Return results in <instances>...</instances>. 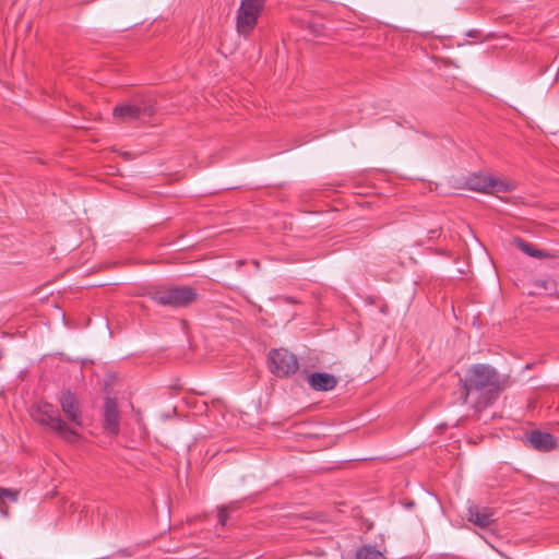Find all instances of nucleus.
Masks as SVG:
<instances>
[{
    "mask_svg": "<svg viewBox=\"0 0 559 559\" xmlns=\"http://www.w3.org/2000/svg\"><path fill=\"white\" fill-rule=\"evenodd\" d=\"M460 399L475 413L489 407L511 385L508 376H501L487 364L472 365L461 378Z\"/></svg>",
    "mask_w": 559,
    "mask_h": 559,
    "instance_id": "1",
    "label": "nucleus"
},
{
    "mask_svg": "<svg viewBox=\"0 0 559 559\" xmlns=\"http://www.w3.org/2000/svg\"><path fill=\"white\" fill-rule=\"evenodd\" d=\"M59 405L67 419L71 423L64 421L59 414V411L50 403L40 402L32 406L31 415L33 419L59 437L73 441L79 437L75 427L83 426L82 411L80 407L76 395L71 391H63L58 397Z\"/></svg>",
    "mask_w": 559,
    "mask_h": 559,
    "instance_id": "2",
    "label": "nucleus"
},
{
    "mask_svg": "<svg viewBox=\"0 0 559 559\" xmlns=\"http://www.w3.org/2000/svg\"><path fill=\"white\" fill-rule=\"evenodd\" d=\"M147 296L164 307L185 308L197 300L198 293L191 286L164 284L152 287Z\"/></svg>",
    "mask_w": 559,
    "mask_h": 559,
    "instance_id": "3",
    "label": "nucleus"
},
{
    "mask_svg": "<svg viewBox=\"0 0 559 559\" xmlns=\"http://www.w3.org/2000/svg\"><path fill=\"white\" fill-rule=\"evenodd\" d=\"M265 0H241L237 10L236 28L240 35H249L257 26Z\"/></svg>",
    "mask_w": 559,
    "mask_h": 559,
    "instance_id": "4",
    "label": "nucleus"
},
{
    "mask_svg": "<svg viewBox=\"0 0 559 559\" xmlns=\"http://www.w3.org/2000/svg\"><path fill=\"white\" fill-rule=\"evenodd\" d=\"M465 187L469 190L484 193L510 192L515 189V185L511 181L477 173H474L466 178Z\"/></svg>",
    "mask_w": 559,
    "mask_h": 559,
    "instance_id": "5",
    "label": "nucleus"
},
{
    "mask_svg": "<svg viewBox=\"0 0 559 559\" xmlns=\"http://www.w3.org/2000/svg\"><path fill=\"white\" fill-rule=\"evenodd\" d=\"M156 109L150 100H142L141 104H121L114 108L112 116L117 122L128 123L144 121L155 114Z\"/></svg>",
    "mask_w": 559,
    "mask_h": 559,
    "instance_id": "6",
    "label": "nucleus"
},
{
    "mask_svg": "<svg viewBox=\"0 0 559 559\" xmlns=\"http://www.w3.org/2000/svg\"><path fill=\"white\" fill-rule=\"evenodd\" d=\"M270 370L276 377H289L299 369L297 357L285 348L272 349L269 354Z\"/></svg>",
    "mask_w": 559,
    "mask_h": 559,
    "instance_id": "7",
    "label": "nucleus"
},
{
    "mask_svg": "<svg viewBox=\"0 0 559 559\" xmlns=\"http://www.w3.org/2000/svg\"><path fill=\"white\" fill-rule=\"evenodd\" d=\"M467 520L480 528H488L495 523V510L471 503L467 507Z\"/></svg>",
    "mask_w": 559,
    "mask_h": 559,
    "instance_id": "8",
    "label": "nucleus"
},
{
    "mask_svg": "<svg viewBox=\"0 0 559 559\" xmlns=\"http://www.w3.org/2000/svg\"><path fill=\"white\" fill-rule=\"evenodd\" d=\"M104 429L111 435L119 432V411L115 400L106 399L104 405Z\"/></svg>",
    "mask_w": 559,
    "mask_h": 559,
    "instance_id": "9",
    "label": "nucleus"
},
{
    "mask_svg": "<svg viewBox=\"0 0 559 559\" xmlns=\"http://www.w3.org/2000/svg\"><path fill=\"white\" fill-rule=\"evenodd\" d=\"M527 442L538 451H550L556 447V439L551 433L533 430L526 435Z\"/></svg>",
    "mask_w": 559,
    "mask_h": 559,
    "instance_id": "10",
    "label": "nucleus"
},
{
    "mask_svg": "<svg viewBox=\"0 0 559 559\" xmlns=\"http://www.w3.org/2000/svg\"><path fill=\"white\" fill-rule=\"evenodd\" d=\"M308 383L316 391H331L337 384V378L328 372H313L308 377Z\"/></svg>",
    "mask_w": 559,
    "mask_h": 559,
    "instance_id": "11",
    "label": "nucleus"
},
{
    "mask_svg": "<svg viewBox=\"0 0 559 559\" xmlns=\"http://www.w3.org/2000/svg\"><path fill=\"white\" fill-rule=\"evenodd\" d=\"M514 245L519 250H521L522 252L526 253L530 257L538 259L550 258V254L548 252L535 248L532 243L525 241L520 237L514 238Z\"/></svg>",
    "mask_w": 559,
    "mask_h": 559,
    "instance_id": "12",
    "label": "nucleus"
},
{
    "mask_svg": "<svg viewBox=\"0 0 559 559\" xmlns=\"http://www.w3.org/2000/svg\"><path fill=\"white\" fill-rule=\"evenodd\" d=\"M20 491L10 488L0 487V512L3 514H8V506L7 500L11 502H16Z\"/></svg>",
    "mask_w": 559,
    "mask_h": 559,
    "instance_id": "13",
    "label": "nucleus"
},
{
    "mask_svg": "<svg viewBox=\"0 0 559 559\" xmlns=\"http://www.w3.org/2000/svg\"><path fill=\"white\" fill-rule=\"evenodd\" d=\"M355 559H385V557L374 547L365 545L356 551Z\"/></svg>",
    "mask_w": 559,
    "mask_h": 559,
    "instance_id": "14",
    "label": "nucleus"
},
{
    "mask_svg": "<svg viewBox=\"0 0 559 559\" xmlns=\"http://www.w3.org/2000/svg\"><path fill=\"white\" fill-rule=\"evenodd\" d=\"M230 510H234V508L231 506H222L218 508L217 518H218V523L222 526L226 525L227 520H228V512Z\"/></svg>",
    "mask_w": 559,
    "mask_h": 559,
    "instance_id": "15",
    "label": "nucleus"
},
{
    "mask_svg": "<svg viewBox=\"0 0 559 559\" xmlns=\"http://www.w3.org/2000/svg\"><path fill=\"white\" fill-rule=\"evenodd\" d=\"M242 264H243V261H242V260L237 261V266H238V267H239L240 265H242Z\"/></svg>",
    "mask_w": 559,
    "mask_h": 559,
    "instance_id": "16",
    "label": "nucleus"
}]
</instances>
